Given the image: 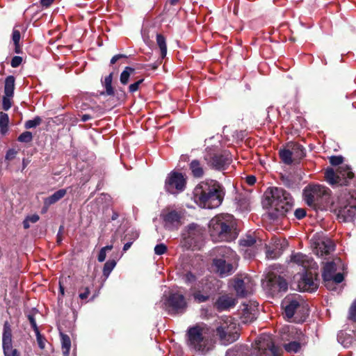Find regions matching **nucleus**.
<instances>
[{
    "instance_id": "nucleus-18",
    "label": "nucleus",
    "mask_w": 356,
    "mask_h": 356,
    "mask_svg": "<svg viewBox=\"0 0 356 356\" xmlns=\"http://www.w3.org/2000/svg\"><path fill=\"white\" fill-rule=\"evenodd\" d=\"M314 251L318 257L327 255L334 250V244L333 241L325 237L317 239L314 243Z\"/></svg>"
},
{
    "instance_id": "nucleus-47",
    "label": "nucleus",
    "mask_w": 356,
    "mask_h": 356,
    "mask_svg": "<svg viewBox=\"0 0 356 356\" xmlns=\"http://www.w3.org/2000/svg\"><path fill=\"white\" fill-rule=\"evenodd\" d=\"M343 158L341 156H332L330 158V163L332 165H339L343 163Z\"/></svg>"
},
{
    "instance_id": "nucleus-12",
    "label": "nucleus",
    "mask_w": 356,
    "mask_h": 356,
    "mask_svg": "<svg viewBox=\"0 0 356 356\" xmlns=\"http://www.w3.org/2000/svg\"><path fill=\"white\" fill-rule=\"evenodd\" d=\"M182 245L186 249L200 248L203 241V230L195 224L189 225L182 234Z\"/></svg>"
},
{
    "instance_id": "nucleus-2",
    "label": "nucleus",
    "mask_w": 356,
    "mask_h": 356,
    "mask_svg": "<svg viewBox=\"0 0 356 356\" xmlns=\"http://www.w3.org/2000/svg\"><path fill=\"white\" fill-rule=\"evenodd\" d=\"M225 195V188L220 183L213 179H206L193 189V200L200 207L212 209L222 204Z\"/></svg>"
},
{
    "instance_id": "nucleus-51",
    "label": "nucleus",
    "mask_w": 356,
    "mask_h": 356,
    "mask_svg": "<svg viewBox=\"0 0 356 356\" xmlns=\"http://www.w3.org/2000/svg\"><path fill=\"white\" fill-rule=\"evenodd\" d=\"M22 62V58L18 56H14L10 62V65L13 67H19Z\"/></svg>"
},
{
    "instance_id": "nucleus-54",
    "label": "nucleus",
    "mask_w": 356,
    "mask_h": 356,
    "mask_svg": "<svg viewBox=\"0 0 356 356\" xmlns=\"http://www.w3.org/2000/svg\"><path fill=\"white\" fill-rule=\"evenodd\" d=\"M16 154L17 152L15 149H10L7 151L5 158L6 160H13L15 157Z\"/></svg>"
},
{
    "instance_id": "nucleus-31",
    "label": "nucleus",
    "mask_w": 356,
    "mask_h": 356,
    "mask_svg": "<svg viewBox=\"0 0 356 356\" xmlns=\"http://www.w3.org/2000/svg\"><path fill=\"white\" fill-rule=\"evenodd\" d=\"M280 156L282 161L287 165H290L293 163V155L289 147L287 149H282L280 151Z\"/></svg>"
},
{
    "instance_id": "nucleus-7",
    "label": "nucleus",
    "mask_w": 356,
    "mask_h": 356,
    "mask_svg": "<svg viewBox=\"0 0 356 356\" xmlns=\"http://www.w3.org/2000/svg\"><path fill=\"white\" fill-rule=\"evenodd\" d=\"M238 325L234 318L225 316L217 322L216 333L221 344L227 346L238 339Z\"/></svg>"
},
{
    "instance_id": "nucleus-10",
    "label": "nucleus",
    "mask_w": 356,
    "mask_h": 356,
    "mask_svg": "<svg viewBox=\"0 0 356 356\" xmlns=\"http://www.w3.org/2000/svg\"><path fill=\"white\" fill-rule=\"evenodd\" d=\"M162 307L170 314H179L185 312L187 302L185 296L179 292H172L161 300Z\"/></svg>"
},
{
    "instance_id": "nucleus-29",
    "label": "nucleus",
    "mask_w": 356,
    "mask_h": 356,
    "mask_svg": "<svg viewBox=\"0 0 356 356\" xmlns=\"http://www.w3.org/2000/svg\"><path fill=\"white\" fill-rule=\"evenodd\" d=\"M15 89V77L13 76H8L5 80L4 86V95L8 97H13Z\"/></svg>"
},
{
    "instance_id": "nucleus-3",
    "label": "nucleus",
    "mask_w": 356,
    "mask_h": 356,
    "mask_svg": "<svg viewBox=\"0 0 356 356\" xmlns=\"http://www.w3.org/2000/svg\"><path fill=\"white\" fill-rule=\"evenodd\" d=\"M213 241L229 242L236 238L238 232L236 221L232 215L220 214L213 218L209 224Z\"/></svg>"
},
{
    "instance_id": "nucleus-39",
    "label": "nucleus",
    "mask_w": 356,
    "mask_h": 356,
    "mask_svg": "<svg viewBox=\"0 0 356 356\" xmlns=\"http://www.w3.org/2000/svg\"><path fill=\"white\" fill-rule=\"evenodd\" d=\"M42 119L40 117L37 116L34 118L33 120H27L25 122L24 127L26 129L35 128L37 126L40 125Z\"/></svg>"
},
{
    "instance_id": "nucleus-53",
    "label": "nucleus",
    "mask_w": 356,
    "mask_h": 356,
    "mask_svg": "<svg viewBox=\"0 0 356 356\" xmlns=\"http://www.w3.org/2000/svg\"><path fill=\"white\" fill-rule=\"evenodd\" d=\"M343 280V275L341 273H338L337 274H334L332 276V282H334V283L339 284L342 282Z\"/></svg>"
},
{
    "instance_id": "nucleus-42",
    "label": "nucleus",
    "mask_w": 356,
    "mask_h": 356,
    "mask_svg": "<svg viewBox=\"0 0 356 356\" xmlns=\"http://www.w3.org/2000/svg\"><path fill=\"white\" fill-rule=\"evenodd\" d=\"M2 338H12L11 327L8 321H6L3 324V332Z\"/></svg>"
},
{
    "instance_id": "nucleus-37",
    "label": "nucleus",
    "mask_w": 356,
    "mask_h": 356,
    "mask_svg": "<svg viewBox=\"0 0 356 356\" xmlns=\"http://www.w3.org/2000/svg\"><path fill=\"white\" fill-rule=\"evenodd\" d=\"M277 245V244L275 245V248L273 249H270V248L267 249L266 252L267 258L274 259H277L281 255L282 252L280 249L278 248Z\"/></svg>"
},
{
    "instance_id": "nucleus-28",
    "label": "nucleus",
    "mask_w": 356,
    "mask_h": 356,
    "mask_svg": "<svg viewBox=\"0 0 356 356\" xmlns=\"http://www.w3.org/2000/svg\"><path fill=\"white\" fill-rule=\"evenodd\" d=\"M61 349L63 356H69L71 348V340L68 335L60 333Z\"/></svg>"
},
{
    "instance_id": "nucleus-36",
    "label": "nucleus",
    "mask_w": 356,
    "mask_h": 356,
    "mask_svg": "<svg viewBox=\"0 0 356 356\" xmlns=\"http://www.w3.org/2000/svg\"><path fill=\"white\" fill-rule=\"evenodd\" d=\"M115 265L116 262L114 260H109L105 263L103 268V275L106 277V278L109 276Z\"/></svg>"
},
{
    "instance_id": "nucleus-49",
    "label": "nucleus",
    "mask_w": 356,
    "mask_h": 356,
    "mask_svg": "<svg viewBox=\"0 0 356 356\" xmlns=\"http://www.w3.org/2000/svg\"><path fill=\"white\" fill-rule=\"evenodd\" d=\"M20 38L21 35L19 31L14 29L12 34V40L15 46H17V44L19 43Z\"/></svg>"
},
{
    "instance_id": "nucleus-4",
    "label": "nucleus",
    "mask_w": 356,
    "mask_h": 356,
    "mask_svg": "<svg viewBox=\"0 0 356 356\" xmlns=\"http://www.w3.org/2000/svg\"><path fill=\"white\" fill-rule=\"evenodd\" d=\"M264 207H270L273 211L270 213L275 219L285 216L293 206V199L291 194L282 188L273 187L268 189L264 200Z\"/></svg>"
},
{
    "instance_id": "nucleus-60",
    "label": "nucleus",
    "mask_w": 356,
    "mask_h": 356,
    "mask_svg": "<svg viewBox=\"0 0 356 356\" xmlns=\"http://www.w3.org/2000/svg\"><path fill=\"white\" fill-rule=\"evenodd\" d=\"M26 219L29 221V222L35 223L40 219L39 216L37 214H33L31 216H29L26 217Z\"/></svg>"
},
{
    "instance_id": "nucleus-58",
    "label": "nucleus",
    "mask_w": 356,
    "mask_h": 356,
    "mask_svg": "<svg viewBox=\"0 0 356 356\" xmlns=\"http://www.w3.org/2000/svg\"><path fill=\"white\" fill-rule=\"evenodd\" d=\"M106 257V252L104 249H101L98 254V261L103 262Z\"/></svg>"
},
{
    "instance_id": "nucleus-21",
    "label": "nucleus",
    "mask_w": 356,
    "mask_h": 356,
    "mask_svg": "<svg viewBox=\"0 0 356 356\" xmlns=\"http://www.w3.org/2000/svg\"><path fill=\"white\" fill-rule=\"evenodd\" d=\"M242 309L241 318L243 323H250L257 318L258 314V305L255 302L250 304H243Z\"/></svg>"
},
{
    "instance_id": "nucleus-50",
    "label": "nucleus",
    "mask_w": 356,
    "mask_h": 356,
    "mask_svg": "<svg viewBox=\"0 0 356 356\" xmlns=\"http://www.w3.org/2000/svg\"><path fill=\"white\" fill-rule=\"evenodd\" d=\"M143 79H140L138 81L131 84L129 86V90L130 92L134 93L137 91L139 88V86L143 83Z\"/></svg>"
},
{
    "instance_id": "nucleus-24",
    "label": "nucleus",
    "mask_w": 356,
    "mask_h": 356,
    "mask_svg": "<svg viewBox=\"0 0 356 356\" xmlns=\"http://www.w3.org/2000/svg\"><path fill=\"white\" fill-rule=\"evenodd\" d=\"M66 193H67V190L62 188V189L58 190L57 191L54 193L50 196L44 198V202H43L44 206L42 209V212L43 213L46 212L51 205L58 202L60 200H61L63 197H64V196L66 195Z\"/></svg>"
},
{
    "instance_id": "nucleus-40",
    "label": "nucleus",
    "mask_w": 356,
    "mask_h": 356,
    "mask_svg": "<svg viewBox=\"0 0 356 356\" xmlns=\"http://www.w3.org/2000/svg\"><path fill=\"white\" fill-rule=\"evenodd\" d=\"M33 140L32 133L30 131H24L18 137V141L21 143H28L31 142Z\"/></svg>"
},
{
    "instance_id": "nucleus-13",
    "label": "nucleus",
    "mask_w": 356,
    "mask_h": 356,
    "mask_svg": "<svg viewBox=\"0 0 356 356\" xmlns=\"http://www.w3.org/2000/svg\"><path fill=\"white\" fill-rule=\"evenodd\" d=\"M204 159L211 168L219 171L226 170L232 161L231 153L227 150L220 153H208L204 156Z\"/></svg>"
},
{
    "instance_id": "nucleus-62",
    "label": "nucleus",
    "mask_w": 356,
    "mask_h": 356,
    "mask_svg": "<svg viewBox=\"0 0 356 356\" xmlns=\"http://www.w3.org/2000/svg\"><path fill=\"white\" fill-rule=\"evenodd\" d=\"M246 182L252 186L255 184L256 182V177L253 175H250L246 177Z\"/></svg>"
},
{
    "instance_id": "nucleus-46",
    "label": "nucleus",
    "mask_w": 356,
    "mask_h": 356,
    "mask_svg": "<svg viewBox=\"0 0 356 356\" xmlns=\"http://www.w3.org/2000/svg\"><path fill=\"white\" fill-rule=\"evenodd\" d=\"M2 346L3 351L11 350L13 348L12 338H2Z\"/></svg>"
},
{
    "instance_id": "nucleus-45",
    "label": "nucleus",
    "mask_w": 356,
    "mask_h": 356,
    "mask_svg": "<svg viewBox=\"0 0 356 356\" xmlns=\"http://www.w3.org/2000/svg\"><path fill=\"white\" fill-rule=\"evenodd\" d=\"M167 251V246L163 243L158 244L154 248V253L157 255H162Z\"/></svg>"
},
{
    "instance_id": "nucleus-35",
    "label": "nucleus",
    "mask_w": 356,
    "mask_h": 356,
    "mask_svg": "<svg viewBox=\"0 0 356 356\" xmlns=\"http://www.w3.org/2000/svg\"><path fill=\"white\" fill-rule=\"evenodd\" d=\"M112 79H113V74L111 73L109 75L105 77L104 79V87L106 89V93L108 95H113L114 90L112 87Z\"/></svg>"
},
{
    "instance_id": "nucleus-38",
    "label": "nucleus",
    "mask_w": 356,
    "mask_h": 356,
    "mask_svg": "<svg viewBox=\"0 0 356 356\" xmlns=\"http://www.w3.org/2000/svg\"><path fill=\"white\" fill-rule=\"evenodd\" d=\"M284 347L287 352L296 353L300 350V345L299 342L294 341L284 344Z\"/></svg>"
},
{
    "instance_id": "nucleus-11",
    "label": "nucleus",
    "mask_w": 356,
    "mask_h": 356,
    "mask_svg": "<svg viewBox=\"0 0 356 356\" xmlns=\"http://www.w3.org/2000/svg\"><path fill=\"white\" fill-rule=\"evenodd\" d=\"M353 172L347 165L340 166L337 172L332 168H327L325 172L326 181L331 185L339 184L347 186L353 178Z\"/></svg>"
},
{
    "instance_id": "nucleus-55",
    "label": "nucleus",
    "mask_w": 356,
    "mask_h": 356,
    "mask_svg": "<svg viewBox=\"0 0 356 356\" xmlns=\"http://www.w3.org/2000/svg\"><path fill=\"white\" fill-rule=\"evenodd\" d=\"M28 319H29V321L31 323V325L32 328L33 329L34 332L39 330L34 316L33 315H29Z\"/></svg>"
},
{
    "instance_id": "nucleus-32",
    "label": "nucleus",
    "mask_w": 356,
    "mask_h": 356,
    "mask_svg": "<svg viewBox=\"0 0 356 356\" xmlns=\"http://www.w3.org/2000/svg\"><path fill=\"white\" fill-rule=\"evenodd\" d=\"M135 70L131 67H126L120 74V82L123 85H127L129 82V77L134 72Z\"/></svg>"
},
{
    "instance_id": "nucleus-15",
    "label": "nucleus",
    "mask_w": 356,
    "mask_h": 356,
    "mask_svg": "<svg viewBox=\"0 0 356 356\" xmlns=\"http://www.w3.org/2000/svg\"><path fill=\"white\" fill-rule=\"evenodd\" d=\"M182 218L181 212L174 209H163L160 214L164 228L170 231L179 229L182 224Z\"/></svg>"
},
{
    "instance_id": "nucleus-48",
    "label": "nucleus",
    "mask_w": 356,
    "mask_h": 356,
    "mask_svg": "<svg viewBox=\"0 0 356 356\" xmlns=\"http://www.w3.org/2000/svg\"><path fill=\"white\" fill-rule=\"evenodd\" d=\"M184 279L186 283L187 284H193L196 280V277L191 272H187L184 275Z\"/></svg>"
},
{
    "instance_id": "nucleus-22",
    "label": "nucleus",
    "mask_w": 356,
    "mask_h": 356,
    "mask_svg": "<svg viewBox=\"0 0 356 356\" xmlns=\"http://www.w3.org/2000/svg\"><path fill=\"white\" fill-rule=\"evenodd\" d=\"M291 261L302 266L304 269L313 268L315 265L312 258L300 252L292 254Z\"/></svg>"
},
{
    "instance_id": "nucleus-23",
    "label": "nucleus",
    "mask_w": 356,
    "mask_h": 356,
    "mask_svg": "<svg viewBox=\"0 0 356 356\" xmlns=\"http://www.w3.org/2000/svg\"><path fill=\"white\" fill-rule=\"evenodd\" d=\"M341 263V260L337 259L336 261L327 262L323 266V277L327 287L332 280V276L337 270V264Z\"/></svg>"
},
{
    "instance_id": "nucleus-26",
    "label": "nucleus",
    "mask_w": 356,
    "mask_h": 356,
    "mask_svg": "<svg viewBox=\"0 0 356 356\" xmlns=\"http://www.w3.org/2000/svg\"><path fill=\"white\" fill-rule=\"evenodd\" d=\"M202 290H203V292H202L200 291H195L193 293L194 299L197 302H200V303L204 302L209 300V296L211 293V290L210 284H209L207 282L205 283V286L203 287Z\"/></svg>"
},
{
    "instance_id": "nucleus-1",
    "label": "nucleus",
    "mask_w": 356,
    "mask_h": 356,
    "mask_svg": "<svg viewBox=\"0 0 356 356\" xmlns=\"http://www.w3.org/2000/svg\"><path fill=\"white\" fill-rule=\"evenodd\" d=\"M303 197L306 204L314 209L332 206L338 218L344 222L352 221L356 217V191L342 193L337 201H332L329 188L320 184H311L305 188Z\"/></svg>"
},
{
    "instance_id": "nucleus-56",
    "label": "nucleus",
    "mask_w": 356,
    "mask_h": 356,
    "mask_svg": "<svg viewBox=\"0 0 356 356\" xmlns=\"http://www.w3.org/2000/svg\"><path fill=\"white\" fill-rule=\"evenodd\" d=\"M3 353L5 356H20L17 350L13 348L3 351Z\"/></svg>"
},
{
    "instance_id": "nucleus-43",
    "label": "nucleus",
    "mask_w": 356,
    "mask_h": 356,
    "mask_svg": "<svg viewBox=\"0 0 356 356\" xmlns=\"http://www.w3.org/2000/svg\"><path fill=\"white\" fill-rule=\"evenodd\" d=\"M13 97H8L7 95H3L2 99V107L4 111H8L10 108L12 106L11 99Z\"/></svg>"
},
{
    "instance_id": "nucleus-14",
    "label": "nucleus",
    "mask_w": 356,
    "mask_h": 356,
    "mask_svg": "<svg viewBox=\"0 0 356 356\" xmlns=\"http://www.w3.org/2000/svg\"><path fill=\"white\" fill-rule=\"evenodd\" d=\"M262 285L264 289L272 296L285 292L288 289L286 280L273 272L267 274L265 280L262 281Z\"/></svg>"
},
{
    "instance_id": "nucleus-63",
    "label": "nucleus",
    "mask_w": 356,
    "mask_h": 356,
    "mask_svg": "<svg viewBox=\"0 0 356 356\" xmlns=\"http://www.w3.org/2000/svg\"><path fill=\"white\" fill-rule=\"evenodd\" d=\"M54 0H40V3L44 7H49Z\"/></svg>"
},
{
    "instance_id": "nucleus-27",
    "label": "nucleus",
    "mask_w": 356,
    "mask_h": 356,
    "mask_svg": "<svg viewBox=\"0 0 356 356\" xmlns=\"http://www.w3.org/2000/svg\"><path fill=\"white\" fill-rule=\"evenodd\" d=\"M287 147L289 148L294 160L301 159L305 156V149L303 147L302 145L298 143H289Z\"/></svg>"
},
{
    "instance_id": "nucleus-57",
    "label": "nucleus",
    "mask_w": 356,
    "mask_h": 356,
    "mask_svg": "<svg viewBox=\"0 0 356 356\" xmlns=\"http://www.w3.org/2000/svg\"><path fill=\"white\" fill-rule=\"evenodd\" d=\"M127 56L124 54H117L111 59V64L113 65L121 58H127Z\"/></svg>"
},
{
    "instance_id": "nucleus-44",
    "label": "nucleus",
    "mask_w": 356,
    "mask_h": 356,
    "mask_svg": "<svg viewBox=\"0 0 356 356\" xmlns=\"http://www.w3.org/2000/svg\"><path fill=\"white\" fill-rule=\"evenodd\" d=\"M35 333L39 348L42 350L44 349L45 347V338L40 334L39 330H37Z\"/></svg>"
},
{
    "instance_id": "nucleus-17",
    "label": "nucleus",
    "mask_w": 356,
    "mask_h": 356,
    "mask_svg": "<svg viewBox=\"0 0 356 356\" xmlns=\"http://www.w3.org/2000/svg\"><path fill=\"white\" fill-rule=\"evenodd\" d=\"M254 287V283L249 277L245 276L234 280V288L239 297H245L252 293Z\"/></svg>"
},
{
    "instance_id": "nucleus-52",
    "label": "nucleus",
    "mask_w": 356,
    "mask_h": 356,
    "mask_svg": "<svg viewBox=\"0 0 356 356\" xmlns=\"http://www.w3.org/2000/svg\"><path fill=\"white\" fill-rule=\"evenodd\" d=\"M295 216L298 219H302L306 216V211L304 209H297L294 212Z\"/></svg>"
},
{
    "instance_id": "nucleus-25",
    "label": "nucleus",
    "mask_w": 356,
    "mask_h": 356,
    "mask_svg": "<svg viewBox=\"0 0 356 356\" xmlns=\"http://www.w3.org/2000/svg\"><path fill=\"white\" fill-rule=\"evenodd\" d=\"M192 175L195 178H202L204 175L206 168L199 160L194 159L189 164Z\"/></svg>"
},
{
    "instance_id": "nucleus-64",
    "label": "nucleus",
    "mask_w": 356,
    "mask_h": 356,
    "mask_svg": "<svg viewBox=\"0 0 356 356\" xmlns=\"http://www.w3.org/2000/svg\"><path fill=\"white\" fill-rule=\"evenodd\" d=\"M133 243V241H128L124 245V247H123V251L124 252H126L127 251L131 246Z\"/></svg>"
},
{
    "instance_id": "nucleus-30",
    "label": "nucleus",
    "mask_w": 356,
    "mask_h": 356,
    "mask_svg": "<svg viewBox=\"0 0 356 356\" xmlns=\"http://www.w3.org/2000/svg\"><path fill=\"white\" fill-rule=\"evenodd\" d=\"M156 43L161 51V58H163L167 54V45L165 38L161 34L156 35Z\"/></svg>"
},
{
    "instance_id": "nucleus-9",
    "label": "nucleus",
    "mask_w": 356,
    "mask_h": 356,
    "mask_svg": "<svg viewBox=\"0 0 356 356\" xmlns=\"http://www.w3.org/2000/svg\"><path fill=\"white\" fill-rule=\"evenodd\" d=\"M253 353L255 356H281L279 348L274 345L272 336L261 334L255 341Z\"/></svg>"
},
{
    "instance_id": "nucleus-6",
    "label": "nucleus",
    "mask_w": 356,
    "mask_h": 356,
    "mask_svg": "<svg viewBox=\"0 0 356 356\" xmlns=\"http://www.w3.org/2000/svg\"><path fill=\"white\" fill-rule=\"evenodd\" d=\"M206 329L196 325L187 331V345L189 348L202 354H206L212 347L211 340L206 337Z\"/></svg>"
},
{
    "instance_id": "nucleus-20",
    "label": "nucleus",
    "mask_w": 356,
    "mask_h": 356,
    "mask_svg": "<svg viewBox=\"0 0 356 356\" xmlns=\"http://www.w3.org/2000/svg\"><path fill=\"white\" fill-rule=\"evenodd\" d=\"M236 304V299L232 294H224L218 298L214 303L215 308L218 312L229 310Z\"/></svg>"
},
{
    "instance_id": "nucleus-16",
    "label": "nucleus",
    "mask_w": 356,
    "mask_h": 356,
    "mask_svg": "<svg viewBox=\"0 0 356 356\" xmlns=\"http://www.w3.org/2000/svg\"><path fill=\"white\" fill-rule=\"evenodd\" d=\"M186 184V179L180 172H171L166 177L165 189L171 194H177L182 192Z\"/></svg>"
},
{
    "instance_id": "nucleus-61",
    "label": "nucleus",
    "mask_w": 356,
    "mask_h": 356,
    "mask_svg": "<svg viewBox=\"0 0 356 356\" xmlns=\"http://www.w3.org/2000/svg\"><path fill=\"white\" fill-rule=\"evenodd\" d=\"M128 236H130L129 237V241H134L136 238L138 237V233L137 232H132L131 234H128L126 235V238L128 237Z\"/></svg>"
},
{
    "instance_id": "nucleus-5",
    "label": "nucleus",
    "mask_w": 356,
    "mask_h": 356,
    "mask_svg": "<svg viewBox=\"0 0 356 356\" xmlns=\"http://www.w3.org/2000/svg\"><path fill=\"white\" fill-rule=\"evenodd\" d=\"M217 257L213 260L215 270L222 277L232 274L237 266L238 257L236 253L227 246L216 248Z\"/></svg>"
},
{
    "instance_id": "nucleus-8",
    "label": "nucleus",
    "mask_w": 356,
    "mask_h": 356,
    "mask_svg": "<svg viewBox=\"0 0 356 356\" xmlns=\"http://www.w3.org/2000/svg\"><path fill=\"white\" fill-rule=\"evenodd\" d=\"M282 307L284 310V315L288 321H300L299 317L307 314V307L299 297L287 296L282 302Z\"/></svg>"
},
{
    "instance_id": "nucleus-34",
    "label": "nucleus",
    "mask_w": 356,
    "mask_h": 356,
    "mask_svg": "<svg viewBox=\"0 0 356 356\" xmlns=\"http://www.w3.org/2000/svg\"><path fill=\"white\" fill-rule=\"evenodd\" d=\"M9 123V118L7 113L1 112L0 113V128L1 133L4 134L8 130V126Z\"/></svg>"
},
{
    "instance_id": "nucleus-41",
    "label": "nucleus",
    "mask_w": 356,
    "mask_h": 356,
    "mask_svg": "<svg viewBox=\"0 0 356 356\" xmlns=\"http://www.w3.org/2000/svg\"><path fill=\"white\" fill-rule=\"evenodd\" d=\"M348 318L356 322V299L353 301L349 309Z\"/></svg>"
},
{
    "instance_id": "nucleus-59",
    "label": "nucleus",
    "mask_w": 356,
    "mask_h": 356,
    "mask_svg": "<svg viewBox=\"0 0 356 356\" xmlns=\"http://www.w3.org/2000/svg\"><path fill=\"white\" fill-rule=\"evenodd\" d=\"M89 294H90V290H89L88 287H86L84 289V291L79 293V298L81 300H85L88 297Z\"/></svg>"
},
{
    "instance_id": "nucleus-19",
    "label": "nucleus",
    "mask_w": 356,
    "mask_h": 356,
    "mask_svg": "<svg viewBox=\"0 0 356 356\" xmlns=\"http://www.w3.org/2000/svg\"><path fill=\"white\" fill-rule=\"evenodd\" d=\"M298 287L300 291L313 292L318 288L317 280L311 272H305L298 282Z\"/></svg>"
},
{
    "instance_id": "nucleus-33",
    "label": "nucleus",
    "mask_w": 356,
    "mask_h": 356,
    "mask_svg": "<svg viewBox=\"0 0 356 356\" xmlns=\"http://www.w3.org/2000/svg\"><path fill=\"white\" fill-rule=\"evenodd\" d=\"M256 243V238L251 234H247L239 241V244L242 247H252Z\"/></svg>"
}]
</instances>
